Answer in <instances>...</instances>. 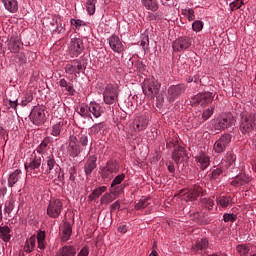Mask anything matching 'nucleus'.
<instances>
[{"instance_id": "nucleus-1", "label": "nucleus", "mask_w": 256, "mask_h": 256, "mask_svg": "<svg viewBox=\"0 0 256 256\" xmlns=\"http://www.w3.org/2000/svg\"><path fill=\"white\" fill-rule=\"evenodd\" d=\"M239 131L248 137L256 131V114L247 111L240 113Z\"/></svg>"}, {"instance_id": "nucleus-2", "label": "nucleus", "mask_w": 256, "mask_h": 256, "mask_svg": "<svg viewBox=\"0 0 256 256\" xmlns=\"http://www.w3.org/2000/svg\"><path fill=\"white\" fill-rule=\"evenodd\" d=\"M41 163H42L41 156H37V154H35V151H34L31 157L24 164L26 173L31 175V177H37L41 169Z\"/></svg>"}, {"instance_id": "nucleus-3", "label": "nucleus", "mask_w": 256, "mask_h": 256, "mask_svg": "<svg viewBox=\"0 0 256 256\" xmlns=\"http://www.w3.org/2000/svg\"><path fill=\"white\" fill-rule=\"evenodd\" d=\"M161 89V84L155 79V77L148 78L144 81L142 90L144 95L155 99V96L159 95V90Z\"/></svg>"}, {"instance_id": "nucleus-4", "label": "nucleus", "mask_w": 256, "mask_h": 256, "mask_svg": "<svg viewBox=\"0 0 256 256\" xmlns=\"http://www.w3.org/2000/svg\"><path fill=\"white\" fill-rule=\"evenodd\" d=\"M103 99L106 105H113L119 101V91H117V88L113 84L106 85L103 92Z\"/></svg>"}, {"instance_id": "nucleus-5", "label": "nucleus", "mask_w": 256, "mask_h": 256, "mask_svg": "<svg viewBox=\"0 0 256 256\" xmlns=\"http://www.w3.org/2000/svg\"><path fill=\"white\" fill-rule=\"evenodd\" d=\"M115 173H119V162L110 159L106 163V167L102 169V178L111 181L115 177Z\"/></svg>"}, {"instance_id": "nucleus-6", "label": "nucleus", "mask_w": 256, "mask_h": 256, "mask_svg": "<svg viewBox=\"0 0 256 256\" xmlns=\"http://www.w3.org/2000/svg\"><path fill=\"white\" fill-rule=\"evenodd\" d=\"M42 169L45 175L51 174L53 169H55L56 177L58 179L61 177V167H59L57 162H55V156L53 154L46 158V164H42Z\"/></svg>"}, {"instance_id": "nucleus-7", "label": "nucleus", "mask_w": 256, "mask_h": 256, "mask_svg": "<svg viewBox=\"0 0 256 256\" xmlns=\"http://www.w3.org/2000/svg\"><path fill=\"white\" fill-rule=\"evenodd\" d=\"M61 211H63V202L59 199L50 200L47 207V215L51 219H57L61 215Z\"/></svg>"}, {"instance_id": "nucleus-8", "label": "nucleus", "mask_w": 256, "mask_h": 256, "mask_svg": "<svg viewBox=\"0 0 256 256\" xmlns=\"http://www.w3.org/2000/svg\"><path fill=\"white\" fill-rule=\"evenodd\" d=\"M233 136L229 133L223 134L220 138L214 143L215 153H225L227 147L231 145V140Z\"/></svg>"}, {"instance_id": "nucleus-9", "label": "nucleus", "mask_w": 256, "mask_h": 256, "mask_svg": "<svg viewBox=\"0 0 256 256\" xmlns=\"http://www.w3.org/2000/svg\"><path fill=\"white\" fill-rule=\"evenodd\" d=\"M213 99H215L213 92L198 93L192 98V105H201V107H207L209 103L213 102Z\"/></svg>"}, {"instance_id": "nucleus-10", "label": "nucleus", "mask_w": 256, "mask_h": 256, "mask_svg": "<svg viewBox=\"0 0 256 256\" xmlns=\"http://www.w3.org/2000/svg\"><path fill=\"white\" fill-rule=\"evenodd\" d=\"M125 181V173L117 175L110 186V193L114 195V197H117L123 193V189H125V185L121 184Z\"/></svg>"}, {"instance_id": "nucleus-11", "label": "nucleus", "mask_w": 256, "mask_h": 256, "mask_svg": "<svg viewBox=\"0 0 256 256\" xmlns=\"http://www.w3.org/2000/svg\"><path fill=\"white\" fill-rule=\"evenodd\" d=\"M187 87L185 84H177V85H172L168 88V95H167V100L169 103H173L176 99H179L180 96L185 93Z\"/></svg>"}, {"instance_id": "nucleus-12", "label": "nucleus", "mask_w": 256, "mask_h": 256, "mask_svg": "<svg viewBox=\"0 0 256 256\" xmlns=\"http://www.w3.org/2000/svg\"><path fill=\"white\" fill-rule=\"evenodd\" d=\"M233 125H235V116L229 113L215 122L214 129L221 131L222 129H229V127H233Z\"/></svg>"}, {"instance_id": "nucleus-13", "label": "nucleus", "mask_w": 256, "mask_h": 256, "mask_svg": "<svg viewBox=\"0 0 256 256\" xmlns=\"http://www.w3.org/2000/svg\"><path fill=\"white\" fill-rule=\"evenodd\" d=\"M77 136L72 135L69 137L68 153L70 157H79L81 153V146H79Z\"/></svg>"}, {"instance_id": "nucleus-14", "label": "nucleus", "mask_w": 256, "mask_h": 256, "mask_svg": "<svg viewBox=\"0 0 256 256\" xmlns=\"http://www.w3.org/2000/svg\"><path fill=\"white\" fill-rule=\"evenodd\" d=\"M172 47L174 51H185V49L191 47V38L187 36L179 37L172 43Z\"/></svg>"}, {"instance_id": "nucleus-15", "label": "nucleus", "mask_w": 256, "mask_h": 256, "mask_svg": "<svg viewBox=\"0 0 256 256\" xmlns=\"http://www.w3.org/2000/svg\"><path fill=\"white\" fill-rule=\"evenodd\" d=\"M29 117L34 125H42L45 121V112L39 107H34Z\"/></svg>"}, {"instance_id": "nucleus-16", "label": "nucleus", "mask_w": 256, "mask_h": 256, "mask_svg": "<svg viewBox=\"0 0 256 256\" xmlns=\"http://www.w3.org/2000/svg\"><path fill=\"white\" fill-rule=\"evenodd\" d=\"M108 43L110 45V48L115 52V53H123V43L121 42V39L118 38V36H110L108 38Z\"/></svg>"}, {"instance_id": "nucleus-17", "label": "nucleus", "mask_w": 256, "mask_h": 256, "mask_svg": "<svg viewBox=\"0 0 256 256\" xmlns=\"http://www.w3.org/2000/svg\"><path fill=\"white\" fill-rule=\"evenodd\" d=\"M185 157H187V151L185 148L177 146L172 154L173 161L179 165V163H183V161H185Z\"/></svg>"}, {"instance_id": "nucleus-18", "label": "nucleus", "mask_w": 256, "mask_h": 256, "mask_svg": "<svg viewBox=\"0 0 256 256\" xmlns=\"http://www.w3.org/2000/svg\"><path fill=\"white\" fill-rule=\"evenodd\" d=\"M97 169V156H90L84 165L85 175L89 176Z\"/></svg>"}, {"instance_id": "nucleus-19", "label": "nucleus", "mask_w": 256, "mask_h": 256, "mask_svg": "<svg viewBox=\"0 0 256 256\" xmlns=\"http://www.w3.org/2000/svg\"><path fill=\"white\" fill-rule=\"evenodd\" d=\"M88 111L90 115L92 114L95 119H99L101 114L103 113V107H101V104L97 102H90L88 105Z\"/></svg>"}, {"instance_id": "nucleus-20", "label": "nucleus", "mask_w": 256, "mask_h": 256, "mask_svg": "<svg viewBox=\"0 0 256 256\" xmlns=\"http://www.w3.org/2000/svg\"><path fill=\"white\" fill-rule=\"evenodd\" d=\"M61 239L62 241H69L71 239V234L73 233V228L71 227V224L68 222H64L61 226Z\"/></svg>"}, {"instance_id": "nucleus-21", "label": "nucleus", "mask_w": 256, "mask_h": 256, "mask_svg": "<svg viewBox=\"0 0 256 256\" xmlns=\"http://www.w3.org/2000/svg\"><path fill=\"white\" fill-rule=\"evenodd\" d=\"M2 3L9 13H17L19 11V2L17 0H2Z\"/></svg>"}, {"instance_id": "nucleus-22", "label": "nucleus", "mask_w": 256, "mask_h": 256, "mask_svg": "<svg viewBox=\"0 0 256 256\" xmlns=\"http://www.w3.org/2000/svg\"><path fill=\"white\" fill-rule=\"evenodd\" d=\"M19 181H21V169L10 173L8 177V187H15Z\"/></svg>"}, {"instance_id": "nucleus-23", "label": "nucleus", "mask_w": 256, "mask_h": 256, "mask_svg": "<svg viewBox=\"0 0 256 256\" xmlns=\"http://www.w3.org/2000/svg\"><path fill=\"white\" fill-rule=\"evenodd\" d=\"M77 255V249L74 246L66 245L63 246L56 256H76Z\"/></svg>"}, {"instance_id": "nucleus-24", "label": "nucleus", "mask_w": 256, "mask_h": 256, "mask_svg": "<svg viewBox=\"0 0 256 256\" xmlns=\"http://www.w3.org/2000/svg\"><path fill=\"white\" fill-rule=\"evenodd\" d=\"M216 203L225 209L233 205V198H231V196H219L216 198Z\"/></svg>"}, {"instance_id": "nucleus-25", "label": "nucleus", "mask_w": 256, "mask_h": 256, "mask_svg": "<svg viewBox=\"0 0 256 256\" xmlns=\"http://www.w3.org/2000/svg\"><path fill=\"white\" fill-rule=\"evenodd\" d=\"M0 239H2L4 243L11 241V228H9V226H0Z\"/></svg>"}, {"instance_id": "nucleus-26", "label": "nucleus", "mask_w": 256, "mask_h": 256, "mask_svg": "<svg viewBox=\"0 0 256 256\" xmlns=\"http://www.w3.org/2000/svg\"><path fill=\"white\" fill-rule=\"evenodd\" d=\"M36 241L37 237H35V235H32L29 239L26 240L24 246L25 253H33Z\"/></svg>"}, {"instance_id": "nucleus-27", "label": "nucleus", "mask_w": 256, "mask_h": 256, "mask_svg": "<svg viewBox=\"0 0 256 256\" xmlns=\"http://www.w3.org/2000/svg\"><path fill=\"white\" fill-rule=\"evenodd\" d=\"M222 175H225V169L223 167H216L208 174L210 181H217Z\"/></svg>"}, {"instance_id": "nucleus-28", "label": "nucleus", "mask_w": 256, "mask_h": 256, "mask_svg": "<svg viewBox=\"0 0 256 256\" xmlns=\"http://www.w3.org/2000/svg\"><path fill=\"white\" fill-rule=\"evenodd\" d=\"M196 160L200 163V167L202 170H205L211 165V160L208 155L200 154Z\"/></svg>"}, {"instance_id": "nucleus-29", "label": "nucleus", "mask_w": 256, "mask_h": 256, "mask_svg": "<svg viewBox=\"0 0 256 256\" xmlns=\"http://www.w3.org/2000/svg\"><path fill=\"white\" fill-rule=\"evenodd\" d=\"M71 49L76 51V53H81L83 51V40L80 38H71Z\"/></svg>"}, {"instance_id": "nucleus-30", "label": "nucleus", "mask_w": 256, "mask_h": 256, "mask_svg": "<svg viewBox=\"0 0 256 256\" xmlns=\"http://www.w3.org/2000/svg\"><path fill=\"white\" fill-rule=\"evenodd\" d=\"M203 195V187L194 185L193 189L188 191L189 199H197V197Z\"/></svg>"}, {"instance_id": "nucleus-31", "label": "nucleus", "mask_w": 256, "mask_h": 256, "mask_svg": "<svg viewBox=\"0 0 256 256\" xmlns=\"http://www.w3.org/2000/svg\"><path fill=\"white\" fill-rule=\"evenodd\" d=\"M107 191V186H100L99 188H96L92 191V193L89 195L90 201H94V199H98V197H101L103 193Z\"/></svg>"}, {"instance_id": "nucleus-32", "label": "nucleus", "mask_w": 256, "mask_h": 256, "mask_svg": "<svg viewBox=\"0 0 256 256\" xmlns=\"http://www.w3.org/2000/svg\"><path fill=\"white\" fill-rule=\"evenodd\" d=\"M50 143H51V138L49 137L44 138V140L35 149V153H39V155H43V152L47 151V147Z\"/></svg>"}, {"instance_id": "nucleus-33", "label": "nucleus", "mask_w": 256, "mask_h": 256, "mask_svg": "<svg viewBox=\"0 0 256 256\" xmlns=\"http://www.w3.org/2000/svg\"><path fill=\"white\" fill-rule=\"evenodd\" d=\"M142 5L145 6L148 11H157L159 9V4L157 3V0H141Z\"/></svg>"}, {"instance_id": "nucleus-34", "label": "nucleus", "mask_w": 256, "mask_h": 256, "mask_svg": "<svg viewBox=\"0 0 256 256\" xmlns=\"http://www.w3.org/2000/svg\"><path fill=\"white\" fill-rule=\"evenodd\" d=\"M115 194L111 193V190L110 192L108 193H105L101 199H100V203L101 205H109V203H113V201H115Z\"/></svg>"}, {"instance_id": "nucleus-35", "label": "nucleus", "mask_w": 256, "mask_h": 256, "mask_svg": "<svg viewBox=\"0 0 256 256\" xmlns=\"http://www.w3.org/2000/svg\"><path fill=\"white\" fill-rule=\"evenodd\" d=\"M151 205V199L150 198H141L136 204L135 209L138 211H141V209H145Z\"/></svg>"}, {"instance_id": "nucleus-36", "label": "nucleus", "mask_w": 256, "mask_h": 256, "mask_svg": "<svg viewBox=\"0 0 256 256\" xmlns=\"http://www.w3.org/2000/svg\"><path fill=\"white\" fill-rule=\"evenodd\" d=\"M209 247V241L207 239H200L196 242L194 251H203Z\"/></svg>"}, {"instance_id": "nucleus-37", "label": "nucleus", "mask_w": 256, "mask_h": 256, "mask_svg": "<svg viewBox=\"0 0 256 256\" xmlns=\"http://www.w3.org/2000/svg\"><path fill=\"white\" fill-rule=\"evenodd\" d=\"M77 113L84 119H93L91 113L89 112V106H81Z\"/></svg>"}, {"instance_id": "nucleus-38", "label": "nucleus", "mask_w": 256, "mask_h": 256, "mask_svg": "<svg viewBox=\"0 0 256 256\" xmlns=\"http://www.w3.org/2000/svg\"><path fill=\"white\" fill-rule=\"evenodd\" d=\"M38 248L41 251L45 250V231H40L37 234Z\"/></svg>"}, {"instance_id": "nucleus-39", "label": "nucleus", "mask_w": 256, "mask_h": 256, "mask_svg": "<svg viewBox=\"0 0 256 256\" xmlns=\"http://www.w3.org/2000/svg\"><path fill=\"white\" fill-rule=\"evenodd\" d=\"M181 14L184 15V17H187L188 21H195V10L192 8L182 9Z\"/></svg>"}, {"instance_id": "nucleus-40", "label": "nucleus", "mask_w": 256, "mask_h": 256, "mask_svg": "<svg viewBox=\"0 0 256 256\" xmlns=\"http://www.w3.org/2000/svg\"><path fill=\"white\" fill-rule=\"evenodd\" d=\"M63 129V122H58L52 126L51 135L54 137H59L61 135V130Z\"/></svg>"}, {"instance_id": "nucleus-41", "label": "nucleus", "mask_w": 256, "mask_h": 256, "mask_svg": "<svg viewBox=\"0 0 256 256\" xmlns=\"http://www.w3.org/2000/svg\"><path fill=\"white\" fill-rule=\"evenodd\" d=\"M237 251H238L239 255L247 256V255H249V251H251V248H249V246H247V244H240L237 246Z\"/></svg>"}, {"instance_id": "nucleus-42", "label": "nucleus", "mask_w": 256, "mask_h": 256, "mask_svg": "<svg viewBox=\"0 0 256 256\" xmlns=\"http://www.w3.org/2000/svg\"><path fill=\"white\" fill-rule=\"evenodd\" d=\"M13 209H15V199L12 198L5 203L4 213L11 215V211H13Z\"/></svg>"}, {"instance_id": "nucleus-43", "label": "nucleus", "mask_w": 256, "mask_h": 256, "mask_svg": "<svg viewBox=\"0 0 256 256\" xmlns=\"http://www.w3.org/2000/svg\"><path fill=\"white\" fill-rule=\"evenodd\" d=\"M224 223H235L237 221V214L234 213H225L223 215Z\"/></svg>"}, {"instance_id": "nucleus-44", "label": "nucleus", "mask_w": 256, "mask_h": 256, "mask_svg": "<svg viewBox=\"0 0 256 256\" xmlns=\"http://www.w3.org/2000/svg\"><path fill=\"white\" fill-rule=\"evenodd\" d=\"M148 121L145 118H140L138 122L136 121V129L137 131H143V129H147Z\"/></svg>"}, {"instance_id": "nucleus-45", "label": "nucleus", "mask_w": 256, "mask_h": 256, "mask_svg": "<svg viewBox=\"0 0 256 256\" xmlns=\"http://www.w3.org/2000/svg\"><path fill=\"white\" fill-rule=\"evenodd\" d=\"M31 101H33V94L31 92L25 93L21 101L22 107H26V105H29V103H31Z\"/></svg>"}, {"instance_id": "nucleus-46", "label": "nucleus", "mask_w": 256, "mask_h": 256, "mask_svg": "<svg viewBox=\"0 0 256 256\" xmlns=\"http://www.w3.org/2000/svg\"><path fill=\"white\" fill-rule=\"evenodd\" d=\"M78 141L82 147H87L89 143V136H87V134L80 133L78 135Z\"/></svg>"}, {"instance_id": "nucleus-47", "label": "nucleus", "mask_w": 256, "mask_h": 256, "mask_svg": "<svg viewBox=\"0 0 256 256\" xmlns=\"http://www.w3.org/2000/svg\"><path fill=\"white\" fill-rule=\"evenodd\" d=\"M202 203L205 209H208V211H211V209H213V207L215 206V202H213V200L210 198H203Z\"/></svg>"}, {"instance_id": "nucleus-48", "label": "nucleus", "mask_w": 256, "mask_h": 256, "mask_svg": "<svg viewBox=\"0 0 256 256\" xmlns=\"http://www.w3.org/2000/svg\"><path fill=\"white\" fill-rule=\"evenodd\" d=\"M214 111H215V107H210L204 110L202 113V119L204 121H207V119H209L213 115Z\"/></svg>"}, {"instance_id": "nucleus-49", "label": "nucleus", "mask_w": 256, "mask_h": 256, "mask_svg": "<svg viewBox=\"0 0 256 256\" xmlns=\"http://www.w3.org/2000/svg\"><path fill=\"white\" fill-rule=\"evenodd\" d=\"M192 29L196 33H199V31H203V22L201 20H196L192 24Z\"/></svg>"}, {"instance_id": "nucleus-50", "label": "nucleus", "mask_w": 256, "mask_h": 256, "mask_svg": "<svg viewBox=\"0 0 256 256\" xmlns=\"http://www.w3.org/2000/svg\"><path fill=\"white\" fill-rule=\"evenodd\" d=\"M9 49L12 53H19V42H18V40H12L9 44Z\"/></svg>"}, {"instance_id": "nucleus-51", "label": "nucleus", "mask_w": 256, "mask_h": 256, "mask_svg": "<svg viewBox=\"0 0 256 256\" xmlns=\"http://www.w3.org/2000/svg\"><path fill=\"white\" fill-rule=\"evenodd\" d=\"M241 5H243L242 0H235L234 2L230 3L231 11H237V9H241Z\"/></svg>"}, {"instance_id": "nucleus-52", "label": "nucleus", "mask_w": 256, "mask_h": 256, "mask_svg": "<svg viewBox=\"0 0 256 256\" xmlns=\"http://www.w3.org/2000/svg\"><path fill=\"white\" fill-rule=\"evenodd\" d=\"M154 97H156V107H158V109H161V107H163V103L165 102L163 94H157Z\"/></svg>"}, {"instance_id": "nucleus-53", "label": "nucleus", "mask_w": 256, "mask_h": 256, "mask_svg": "<svg viewBox=\"0 0 256 256\" xmlns=\"http://www.w3.org/2000/svg\"><path fill=\"white\" fill-rule=\"evenodd\" d=\"M70 23H71L72 27H75V29H81V27L83 26V21L80 19L72 18L70 20Z\"/></svg>"}, {"instance_id": "nucleus-54", "label": "nucleus", "mask_w": 256, "mask_h": 256, "mask_svg": "<svg viewBox=\"0 0 256 256\" xmlns=\"http://www.w3.org/2000/svg\"><path fill=\"white\" fill-rule=\"evenodd\" d=\"M70 181H75L77 179V168L75 166L70 167L69 169Z\"/></svg>"}, {"instance_id": "nucleus-55", "label": "nucleus", "mask_w": 256, "mask_h": 256, "mask_svg": "<svg viewBox=\"0 0 256 256\" xmlns=\"http://www.w3.org/2000/svg\"><path fill=\"white\" fill-rule=\"evenodd\" d=\"M53 26H55L56 25V28H55V33H57V31L59 32V33H61V30H59V17H57V16H53L52 17V21L50 22Z\"/></svg>"}, {"instance_id": "nucleus-56", "label": "nucleus", "mask_w": 256, "mask_h": 256, "mask_svg": "<svg viewBox=\"0 0 256 256\" xmlns=\"http://www.w3.org/2000/svg\"><path fill=\"white\" fill-rule=\"evenodd\" d=\"M84 69L85 66H83L80 61H74V70L77 71V73H81Z\"/></svg>"}, {"instance_id": "nucleus-57", "label": "nucleus", "mask_w": 256, "mask_h": 256, "mask_svg": "<svg viewBox=\"0 0 256 256\" xmlns=\"http://www.w3.org/2000/svg\"><path fill=\"white\" fill-rule=\"evenodd\" d=\"M231 185H233L234 187H239L240 185H244L243 180L241 179V176L236 177L235 180L231 182Z\"/></svg>"}, {"instance_id": "nucleus-58", "label": "nucleus", "mask_w": 256, "mask_h": 256, "mask_svg": "<svg viewBox=\"0 0 256 256\" xmlns=\"http://www.w3.org/2000/svg\"><path fill=\"white\" fill-rule=\"evenodd\" d=\"M77 256H89V247L84 246Z\"/></svg>"}, {"instance_id": "nucleus-59", "label": "nucleus", "mask_w": 256, "mask_h": 256, "mask_svg": "<svg viewBox=\"0 0 256 256\" xmlns=\"http://www.w3.org/2000/svg\"><path fill=\"white\" fill-rule=\"evenodd\" d=\"M209 218L208 217H204L202 218L201 216L198 219V223L199 225H209Z\"/></svg>"}, {"instance_id": "nucleus-60", "label": "nucleus", "mask_w": 256, "mask_h": 256, "mask_svg": "<svg viewBox=\"0 0 256 256\" xmlns=\"http://www.w3.org/2000/svg\"><path fill=\"white\" fill-rule=\"evenodd\" d=\"M65 71H66V73H75V65L73 64H68V65H66V67H65Z\"/></svg>"}, {"instance_id": "nucleus-61", "label": "nucleus", "mask_w": 256, "mask_h": 256, "mask_svg": "<svg viewBox=\"0 0 256 256\" xmlns=\"http://www.w3.org/2000/svg\"><path fill=\"white\" fill-rule=\"evenodd\" d=\"M87 11L89 15H95V5L87 4Z\"/></svg>"}, {"instance_id": "nucleus-62", "label": "nucleus", "mask_w": 256, "mask_h": 256, "mask_svg": "<svg viewBox=\"0 0 256 256\" xmlns=\"http://www.w3.org/2000/svg\"><path fill=\"white\" fill-rule=\"evenodd\" d=\"M65 89L69 92V95H75V88H73V85L68 84L65 86Z\"/></svg>"}, {"instance_id": "nucleus-63", "label": "nucleus", "mask_w": 256, "mask_h": 256, "mask_svg": "<svg viewBox=\"0 0 256 256\" xmlns=\"http://www.w3.org/2000/svg\"><path fill=\"white\" fill-rule=\"evenodd\" d=\"M240 177H241L243 185H245L246 183H249L251 181V177H249L245 174L240 175Z\"/></svg>"}, {"instance_id": "nucleus-64", "label": "nucleus", "mask_w": 256, "mask_h": 256, "mask_svg": "<svg viewBox=\"0 0 256 256\" xmlns=\"http://www.w3.org/2000/svg\"><path fill=\"white\" fill-rule=\"evenodd\" d=\"M93 129H94V133H99V131H101V129H103V123L94 125Z\"/></svg>"}]
</instances>
